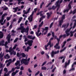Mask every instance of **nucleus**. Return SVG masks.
Segmentation results:
<instances>
[{
	"label": "nucleus",
	"instance_id": "dca6fc26",
	"mask_svg": "<svg viewBox=\"0 0 76 76\" xmlns=\"http://www.w3.org/2000/svg\"><path fill=\"white\" fill-rule=\"evenodd\" d=\"M18 7L13 8V10H15L13 11V12H14V13H16V12L18 11Z\"/></svg>",
	"mask_w": 76,
	"mask_h": 76
},
{
	"label": "nucleus",
	"instance_id": "bb28decb",
	"mask_svg": "<svg viewBox=\"0 0 76 76\" xmlns=\"http://www.w3.org/2000/svg\"><path fill=\"white\" fill-rule=\"evenodd\" d=\"M4 36V34L3 33H0V39H1V38H3V37Z\"/></svg>",
	"mask_w": 76,
	"mask_h": 76
},
{
	"label": "nucleus",
	"instance_id": "69168bd1",
	"mask_svg": "<svg viewBox=\"0 0 76 76\" xmlns=\"http://www.w3.org/2000/svg\"><path fill=\"white\" fill-rule=\"evenodd\" d=\"M7 44H8V42L7 41L5 42V44L4 45V46H6V45H7Z\"/></svg>",
	"mask_w": 76,
	"mask_h": 76
},
{
	"label": "nucleus",
	"instance_id": "e2e57ef3",
	"mask_svg": "<svg viewBox=\"0 0 76 76\" xmlns=\"http://www.w3.org/2000/svg\"><path fill=\"white\" fill-rule=\"evenodd\" d=\"M33 20V17L31 18L30 19L29 22H31Z\"/></svg>",
	"mask_w": 76,
	"mask_h": 76
},
{
	"label": "nucleus",
	"instance_id": "f257e3e1",
	"mask_svg": "<svg viewBox=\"0 0 76 76\" xmlns=\"http://www.w3.org/2000/svg\"><path fill=\"white\" fill-rule=\"evenodd\" d=\"M28 43L29 46L27 47L26 48H25V51H27V52H28L29 51V50H31V48L30 47H31L32 45V43H33V40H28Z\"/></svg>",
	"mask_w": 76,
	"mask_h": 76
},
{
	"label": "nucleus",
	"instance_id": "6e6552de",
	"mask_svg": "<svg viewBox=\"0 0 76 76\" xmlns=\"http://www.w3.org/2000/svg\"><path fill=\"white\" fill-rule=\"evenodd\" d=\"M31 7L29 8L27 12H26V11L25 10H23V13H24V14H28V13H29V11H30L31 9Z\"/></svg>",
	"mask_w": 76,
	"mask_h": 76
},
{
	"label": "nucleus",
	"instance_id": "9d476101",
	"mask_svg": "<svg viewBox=\"0 0 76 76\" xmlns=\"http://www.w3.org/2000/svg\"><path fill=\"white\" fill-rule=\"evenodd\" d=\"M69 32H70V31L69 29H67L65 31V32L66 33V37H68V36L70 35V33H69Z\"/></svg>",
	"mask_w": 76,
	"mask_h": 76
},
{
	"label": "nucleus",
	"instance_id": "f3484780",
	"mask_svg": "<svg viewBox=\"0 0 76 76\" xmlns=\"http://www.w3.org/2000/svg\"><path fill=\"white\" fill-rule=\"evenodd\" d=\"M15 68L13 67L12 69H11V71H9V73H12V72H13L15 71Z\"/></svg>",
	"mask_w": 76,
	"mask_h": 76
},
{
	"label": "nucleus",
	"instance_id": "4468645a",
	"mask_svg": "<svg viewBox=\"0 0 76 76\" xmlns=\"http://www.w3.org/2000/svg\"><path fill=\"white\" fill-rule=\"evenodd\" d=\"M23 39H25L24 42H26L28 40L27 39V36H26L25 35L23 36Z\"/></svg>",
	"mask_w": 76,
	"mask_h": 76
},
{
	"label": "nucleus",
	"instance_id": "a878e982",
	"mask_svg": "<svg viewBox=\"0 0 76 76\" xmlns=\"http://www.w3.org/2000/svg\"><path fill=\"white\" fill-rule=\"evenodd\" d=\"M10 72H9V71L6 74V73H5L4 76H9V75H10Z\"/></svg>",
	"mask_w": 76,
	"mask_h": 76
},
{
	"label": "nucleus",
	"instance_id": "1a4fd4ad",
	"mask_svg": "<svg viewBox=\"0 0 76 76\" xmlns=\"http://www.w3.org/2000/svg\"><path fill=\"white\" fill-rule=\"evenodd\" d=\"M53 14V12L52 11L50 12V13L49 12H48L46 13V15H47V19H49L50 17L51 16V15Z\"/></svg>",
	"mask_w": 76,
	"mask_h": 76
},
{
	"label": "nucleus",
	"instance_id": "0e129e2a",
	"mask_svg": "<svg viewBox=\"0 0 76 76\" xmlns=\"http://www.w3.org/2000/svg\"><path fill=\"white\" fill-rule=\"evenodd\" d=\"M11 17H7V20L9 21V20H10V19L11 18Z\"/></svg>",
	"mask_w": 76,
	"mask_h": 76
},
{
	"label": "nucleus",
	"instance_id": "6e6d98bb",
	"mask_svg": "<svg viewBox=\"0 0 76 76\" xmlns=\"http://www.w3.org/2000/svg\"><path fill=\"white\" fill-rule=\"evenodd\" d=\"M47 63V61H45V62H44L42 65V66H44L45 64Z\"/></svg>",
	"mask_w": 76,
	"mask_h": 76
},
{
	"label": "nucleus",
	"instance_id": "72a5a7b5",
	"mask_svg": "<svg viewBox=\"0 0 76 76\" xmlns=\"http://www.w3.org/2000/svg\"><path fill=\"white\" fill-rule=\"evenodd\" d=\"M13 50V49H12V47H10L9 48V53H10Z\"/></svg>",
	"mask_w": 76,
	"mask_h": 76
},
{
	"label": "nucleus",
	"instance_id": "5fc2aeb1",
	"mask_svg": "<svg viewBox=\"0 0 76 76\" xmlns=\"http://www.w3.org/2000/svg\"><path fill=\"white\" fill-rule=\"evenodd\" d=\"M39 71H37V72L35 74V76H37V75H38L39 73Z\"/></svg>",
	"mask_w": 76,
	"mask_h": 76
},
{
	"label": "nucleus",
	"instance_id": "393cba45",
	"mask_svg": "<svg viewBox=\"0 0 76 76\" xmlns=\"http://www.w3.org/2000/svg\"><path fill=\"white\" fill-rule=\"evenodd\" d=\"M66 43H67V42L66 41H64L63 42V45L62 46L61 48H63L65 46V45Z\"/></svg>",
	"mask_w": 76,
	"mask_h": 76
},
{
	"label": "nucleus",
	"instance_id": "052dcab7",
	"mask_svg": "<svg viewBox=\"0 0 76 76\" xmlns=\"http://www.w3.org/2000/svg\"><path fill=\"white\" fill-rule=\"evenodd\" d=\"M3 20H4V19L1 18V19L0 20V23H2V22H3Z\"/></svg>",
	"mask_w": 76,
	"mask_h": 76
},
{
	"label": "nucleus",
	"instance_id": "5701e85b",
	"mask_svg": "<svg viewBox=\"0 0 76 76\" xmlns=\"http://www.w3.org/2000/svg\"><path fill=\"white\" fill-rule=\"evenodd\" d=\"M20 64V61H17V62H16L15 64V66H17L19 64Z\"/></svg>",
	"mask_w": 76,
	"mask_h": 76
},
{
	"label": "nucleus",
	"instance_id": "58836bf2",
	"mask_svg": "<svg viewBox=\"0 0 76 76\" xmlns=\"http://www.w3.org/2000/svg\"><path fill=\"white\" fill-rule=\"evenodd\" d=\"M24 28H24V27L23 26H20V28H18V29L21 30L23 29H24Z\"/></svg>",
	"mask_w": 76,
	"mask_h": 76
},
{
	"label": "nucleus",
	"instance_id": "603ef678",
	"mask_svg": "<svg viewBox=\"0 0 76 76\" xmlns=\"http://www.w3.org/2000/svg\"><path fill=\"white\" fill-rule=\"evenodd\" d=\"M16 74L15 72H13L12 73V76H15V75H16Z\"/></svg>",
	"mask_w": 76,
	"mask_h": 76
},
{
	"label": "nucleus",
	"instance_id": "e433bc0d",
	"mask_svg": "<svg viewBox=\"0 0 76 76\" xmlns=\"http://www.w3.org/2000/svg\"><path fill=\"white\" fill-rule=\"evenodd\" d=\"M47 69V68L45 66H42V70H46Z\"/></svg>",
	"mask_w": 76,
	"mask_h": 76
},
{
	"label": "nucleus",
	"instance_id": "f03ea898",
	"mask_svg": "<svg viewBox=\"0 0 76 76\" xmlns=\"http://www.w3.org/2000/svg\"><path fill=\"white\" fill-rule=\"evenodd\" d=\"M56 39L58 41V43L56 44V45L54 46V48H55L56 49H58L59 50L60 48V46H58V45H59V42H60V39H59L58 38H56Z\"/></svg>",
	"mask_w": 76,
	"mask_h": 76
},
{
	"label": "nucleus",
	"instance_id": "ea45409f",
	"mask_svg": "<svg viewBox=\"0 0 76 76\" xmlns=\"http://www.w3.org/2000/svg\"><path fill=\"white\" fill-rule=\"evenodd\" d=\"M56 7L54 6V5H53L52 7V9L53 10H55L56 9Z\"/></svg>",
	"mask_w": 76,
	"mask_h": 76
},
{
	"label": "nucleus",
	"instance_id": "f704fd0d",
	"mask_svg": "<svg viewBox=\"0 0 76 76\" xmlns=\"http://www.w3.org/2000/svg\"><path fill=\"white\" fill-rule=\"evenodd\" d=\"M44 23V22L42 21L40 23V24L39 26V27H41L42 26V25H43V24Z\"/></svg>",
	"mask_w": 76,
	"mask_h": 76
},
{
	"label": "nucleus",
	"instance_id": "c9c22d12",
	"mask_svg": "<svg viewBox=\"0 0 76 76\" xmlns=\"http://www.w3.org/2000/svg\"><path fill=\"white\" fill-rule=\"evenodd\" d=\"M17 46H18V45H16V44L15 45L14 47L12 48V50H15Z\"/></svg>",
	"mask_w": 76,
	"mask_h": 76
},
{
	"label": "nucleus",
	"instance_id": "09e8293b",
	"mask_svg": "<svg viewBox=\"0 0 76 76\" xmlns=\"http://www.w3.org/2000/svg\"><path fill=\"white\" fill-rule=\"evenodd\" d=\"M24 64L25 65H28V64H29V62H27V61H26L24 62Z\"/></svg>",
	"mask_w": 76,
	"mask_h": 76
},
{
	"label": "nucleus",
	"instance_id": "a211bd4d",
	"mask_svg": "<svg viewBox=\"0 0 76 76\" xmlns=\"http://www.w3.org/2000/svg\"><path fill=\"white\" fill-rule=\"evenodd\" d=\"M63 22V20L61 19V20L60 21L59 23V25L60 26H61V25H62Z\"/></svg>",
	"mask_w": 76,
	"mask_h": 76
},
{
	"label": "nucleus",
	"instance_id": "49530a36",
	"mask_svg": "<svg viewBox=\"0 0 76 76\" xmlns=\"http://www.w3.org/2000/svg\"><path fill=\"white\" fill-rule=\"evenodd\" d=\"M42 12H43V11H40V12L37 13V15H40L41 13H42Z\"/></svg>",
	"mask_w": 76,
	"mask_h": 76
},
{
	"label": "nucleus",
	"instance_id": "13d9d810",
	"mask_svg": "<svg viewBox=\"0 0 76 76\" xmlns=\"http://www.w3.org/2000/svg\"><path fill=\"white\" fill-rule=\"evenodd\" d=\"M52 4L51 3H49L48 4V5H47L46 6V8H47V7H48L49 6H50V5H51Z\"/></svg>",
	"mask_w": 76,
	"mask_h": 76
},
{
	"label": "nucleus",
	"instance_id": "c85d7f7f",
	"mask_svg": "<svg viewBox=\"0 0 76 76\" xmlns=\"http://www.w3.org/2000/svg\"><path fill=\"white\" fill-rule=\"evenodd\" d=\"M69 11V9H66V10H64L63 12L64 13H66V12H67V13Z\"/></svg>",
	"mask_w": 76,
	"mask_h": 76
},
{
	"label": "nucleus",
	"instance_id": "4d7b16f0",
	"mask_svg": "<svg viewBox=\"0 0 76 76\" xmlns=\"http://www.w3.org/2000/svg\"><path fill=\"white\" fill-rule=\"evenodd\" d=\"M7 41L8 43H10V38H8Z\"/></svg>",
	"mask_w": 76,
	"mask_h": 76
},
{
	"label": "nucleus",
	"instance_id": "338daca9",
	"mask_svg": "<svg viewBox=\"0 0 76 76\" xmlns=\"http://www.w3.org/2000/svg\"><path fill=\"white\" fill-rule=\"evenodd\" d=\"M9 28H10V29H12V24H11L9 26Z\"/></svg>",
	"mask_w": 76,
	"mask_h": 76
},
{
	"label": "nucleus",
	"instance_id": "aec40b11",
	"mask_svg": "<svg viewBox=\"0 0 76 76\" xmlns=\"http://www.w3.org/2000/svg\"><path fill=\"white\" fill-rule=\"evenodd\" d=\"M6 15H7V13L4 14L2 16L1 19H4V16H6Z\"/></svg>",
	"mask_w": 76,
	"mask_h": 76
},
{
	"label": "nucleus",
	"instance_id": "774afa93",
	"mask_svg": "<svg viewBox=\"0 0 76 76\" xmlns=\"http://www.w3.org/2000/svg\"><path fill=\"white\" fill-rule=\"evenodd\" d=\"M3 67V64H1L0 65V69H2Z\"/></svg>",
	"mask_w": 76,
	"mask_h": 76
},
{
	"label": "nucleus",
	"instance_id": "a19ab883",
	"mask_svg": "<svg viewBox=\"0 0 76 76\" xmlns=\"http://www.w3.org/2000/svg\"><path fill=\"white\" fill-rule=\"evenodd\" d=\"M18 38H16L14 40V42L15 43V42H16L17 41H18Z\"/></svg>",
	"mask_w": 76,
	"mask_h": 76
},
{
	"label": "nucleus",
	"instance_id": "4c0bfd02",
	"mask_svg": "<svg viewBox=\"0 0 76 76\" xmlns=\"http://www.w3.org/2000/svg\"><path fill=\"white\" fill-rule=\"evenodd\" d=\"M54 24V22H52L50 24V28H51L52 27V26H53V24Z\"/></svg>",
	"mask_w": 76,
	"mask_h": 76
},
{
	"label": "nucleus",
	"instance_id": "39448f33",
	"mask_svg": "<svg viewBox=\"0 0 76 76\" xmlns=\"http://www.w3.org/2000/svg\"><path fill=\"white\" fill-rule=\"evenodd\" d=\"M28 29H29V26H27V27L26 28V29H25V28H23V29L21 30V33H22L23 34L24 32H26Z\"/></svg>",
	"mask_w": 76,
	"mask_h": 76
},
{
	"label": "nucleus",
	"instance_id": "7c9ffc66",
	"mask_svg": "<svg viewBox=\"0 0 76 76\" xmlns=\"http://www.w3.org/2000/svg\"><path fill=\"white\" fill-rule=\"evenodd\" d=\"M66 47H65L63 49L61 50L60 51V53H62V52H63V51H64V50H66Z\"/></svg>",
	"mask_w": 76,
	"mask_h": 76
},
{
	"label": "nucleus",
	"instance_id": "c03bdc74",
	"mask_svg": "<svg viewBox=\"0 0 76 76\" xmlns=\"http://www.w3.org/2000/svg\"><path fill=\"white\" fill-rule=\"evenodd\" d=\"M72 68L69 70V71L71 72V71H74L75 70V68Z\"/></svg>",
	"mask_w": 76,
	"mask_h": 76
},
{
	"label": "nucleus",
	"instance_id": "4be33fe9",
	"mask_svg": "<svg viewBox=\"0 0 76 76\" xmlns=\"http://www.w3.org/2000/svg\"><path fill=\"white\" fill-rule=\"evenodd\" d=\"M7 57L8 58H10V56H9V54H7L5 56H4V58H7Z\"/></svg>",
	"mask_w": 76,
	"mask_h": 76
},
{
	"label": "nucleus",
	"instance_id": "f8f14e48",
	"mask_svg": "<svg viewBox=\"0 0 76 76\" xmlns=\"http://www.w3.org/2000/svg\"><path fill=\"white\" fill-rule=\"evenodd\" d=\"M59 0H58L56 2L55 4V5H56V7H57V6H60V4H59Z\"/></svg>",
	"mask_w": 76,
	"mask_h": 76
},
{
	"label": "nucleus",
	"instance_id": "c756f323",
	"mask_svg": "<svg viewBox=\"0 0 76 76\" xmlns=\"http://www.w3.org/2000/svg\"><path fill=\"white\" fill-rule=\"evenodd\" d=\"M21 56V53L20 54L19 53H17V56L18 57H20V56Z\"/></svg>",
	"mask_w": 76,
	"mask_h": 76
},
{
	"label": "nucleus",
	"instance_id": "3c124183",
	"mask_svg": "<svg viewBox=\"0 0 76 76\" xmlns=\"http://www.w3.org/2000/svg\"><path fill=\"white\" fill-rule=\"evenodd\" d=\"M56 69V67H55L54 68H53V69L52 70V73H54V71H55V70Z\"/></svg>",
	"mask_w": 76,
	"mask_h": 76
},
{
	"label": "nucleus",
	"instance_id": "8fccbe9b",
	"mask_svg": "<svg viewBox=\"0 0 76 76\" xmlns=\"http://www.w3.org/2000/svg\"><path fill=\"white\" fill-rule=\"evenodd\" d=\"M9 61H12V59H10L9 60H7L5 61V63H6L7 62H9Z\"/></svg>",
	"mask_w": 76,
	"mask_h": 76
},
{
	"label": "nucleus",
	"instance_id": "9b49d317",
	"mask_svg": "<svg viewBox=\"0 0 76 76\" xmlns=\"http://www.w3.org/2000/svg\"><path fill=\"white\" fill-rule=\"evenodd\" d=\"M63 37V38H65L66 37V34H65L63 35H60L58 39H61V38H62V37Z\"/></svg>",
	"mask_w": 76,
	"mask_h": 76
},
{
	"label": "nucleus",
	"instance_id": "412c9836",
	"mask_svg": "<svg viewBox=\"0 0 76 76\" xmlns=\"http://www.w3.org/2000/svg\"><path fill=\"white\" fill-rule=\"evenodd\" d=\"M48 43H49V45H50V48H51V47H53V43H52L51 44V42H48Z\"/></svg>",
	"mask_w": 76,
	"mask_h": 76
},
{
	"label": "nucleus",
	"instance_id": "0eeeda50",
	"mask_svg": "<svg viewBox=\"0 0 76 76\" xmlns=\"http://www.w3.org/2000/svg\"><path fill=\"white\" fill-rule=\"evenodd\" d=\"M27 38L30 39H32V40H34V39L35 38V36L33 37V36L32 35H28L27 36Z\"/></svg>",
	"mask_w": 76,
	"mask_h": 76
},
{
	"label": "nucleus",
	"instance_id": "6ab92c4d",
	"mask_svg": "<svg viewBox=\"0 0 76 76\" xmlns=\"http://www.w3.org/2000/svg\"><path fill=\"white\" fill-rule=\"evenodd\" d=\"M6 15H7V13L4 14L2 16L1 19H4V16H6Z\"/></svg>",
	"mask_w": 76,
	"mask_h": 76
},
{
	"label": "nucleus",
	"instance_id": "bf43d9fd",
	"mask_svg": "<svg viewBox=\"0 0 76 76\" xmlns=\"http://www.w3.org/2000/svg\"><path fill=\"white\" fill-rule=\"evenodd\" d=\"M28 70L29 73H32V71L31 70V69H30V68H28Z\"/></svg>",
	"mask_w": 76,
	"mask_h": 76
},
{
	"label": "nucleus",
	"instance_id": "2eb2a0df",
	"mask_svg": "<svg viewBox=\"0 0 76 76\" xmlns=\"http://www.w3.org/2000/svg\"><path fill=\"white\" fill-rule=\"evenodd\" d=\"M4 40L1 41L0 43H1V46H4Z\"/></svg>",
	"mask_w": 76,
	"mask_h": 76
},
{
	"label": "nucleus",
	"instance_id": "423d86ee",
	"mask_svg": "<svg viewBox=\"0 0 76 76\" xmlns=\"http://www.w3.org/2000/svg\"><path fill=\"white\" fill-rule=\"evenodd\" d=\"M70 63V59L68 60V63L67 62H66L64 66L65 68H67V66H68V65H69Z\"/></svg>",
	"mask_w": 76,
	"mask_h": 76
},
{
	"label": "nucleus",
	"instance_id": "79ce46f5",
	"mask_svg": "<svg viewBox=\"0 0 76 76\" xmlns=\"http://www.w3.org/2000/svg\"><path fill=\"white\" fill-rule=\"evenodd\" d=\"M70 37H72L73 36V33H72V31H71L70 32Z\"/></svg>",
	"mask_w": 76,
	"mask_h": 76
},
{
	"label": "nucleus",
	"instance_id": "cd10ccee",
	"mask_svg": "<svg viewBox=\"0 0 76 76\" xmlns=\"http://www.w3.org/2000/svg\"><path fill=\"white\" fill-rule=\"evenodd\" d=\"M4 53H3L2 54V52H1L0 53V57H1V58H2L4 56Z\"/></svg>",
	"mask_w": 76,
	"mask_h": 76
},
{
	"label": "nucleus",
	"instance_id": "ddd939ff",
	"mask_svg": "<svg viewBox=\"0 0 76 76\" xmlns=\"http://www.w3.org/2000/svg\"><path fill=\"white\" fill-rule=\"evenodd\" d=\"M26 61H27V59L23 58L21 61V63L24 64Z\"/></svg>",
	"mask_w": 76,
	"mask_h": 76
},
{
	"label": "nucleus",
	"instance_id": "680f3d73",
	"mask_svg": "<svg viewBox=\"0 0 76 76\" xmlns=\"http://www.w3.org/2000/svg\"><path fill=\"white\" fill-rule=\"evenodd\" d=\"M20 70H24V69L23 68V66H21L20 68Z\"/></svg>",
	"mask_w": 76,
	"mask_h": 76
},
{
	"label": "nucleus",
	"instance_id": "20e7f679",
	"mask_svg": "<svg viewBox=\"0 0 76 76\" xmlns=\"http://www.w3.org/2000/svg\"><path fill=\"white\" fill-rule=\"evenodd\" d=\"M69 26V23H67V25L66 24H64L62 26V28H64V31H65L67 28H68Z\"/></svg>",
	"mask_w": 76,
	"mask_h": 76
},
{
	"label": "nucleus",
	"instance_id": "473e14b6",
	"mask_svg": "<svg viewBox=\"0 0 76 76\" xmlns=\"http://www.w3.org/2000/svg\"><path fill=\"white\" fill-rule=\"evenodd\" d=\"M4 72H5L6 73H7V72H8L7 69V68L6 67L4 69Z\"/></svg>",
	"mask_w": 76,
	"mask_h": 76
},
{
	"label": "nucleus",
	"instance_id": "a18cd8bd",
	"mask_svg": "<svg viewBox=\"0 0 76 76\" xmlns=\"http://www.w3.org/2000/svg\"><path fill=\"white\" fill-rule=\"evenodd\" d=\"M65 19V15H64L62 17V20H64Z\"/></svg>",
	"mask_w": 76,
	"mask_h": 76
},
{
	"label": "nucleus",
	"instance_id": "864d4df0",
	"mask_svg": "<svg viewBox=\"0 0 76 76\" xmlns=\"http://www.w3.org/2000/svg\"><path fill=\"white\" fill-rule=\"evenodd\" d=\"M15 69H20V66H17L15 67Z\"/></svg>",
	"mask_w": 76,
	"mask_h": 76
},
{
	"label": "nucleus",
	"instance_id": "2f4dec72",
	"mask_svg": "<svg viewBox=\"0 0 76 76\" xmlns=\"http://www.w3.org/2000/svg\"><path fill=\"white\" fill-rule=\"evenodd\" d=\"M12 62V61H10L8 62V63L7 64V67H9L10 65V64Z\"/></svg>",
	"mask_w": 76,
	"mask_h": 76
},
{
	"label": "nucleus",
	"instance_id": "7ed1b4c3",
	"mask_svg": "<svg viewBox=\"0 0 76 76\" xmlns=\"http://www.w3.org/2000/svg\"><path fill=\"white\" fill-rule=\"evenodd\" d=\"M58 53H59V50H57L56 51H55L54 52V50H52L51 53H50V55L51 56V57L53 58L54 57V55L56 54H58Z\"/></svg>",
	"mask_w": 76,
	"mask_h": 76
},
{
	"label": "nucleus",
	"instance_id": "de8ad7c7",
	"mask_svg": "<svg viewBox=\"0 0 76 76\" xmlns=\"http://www.w3.org/2000/svg\"><path fill=\"white\" fill-rule=\"evenodd\" d=\"M76 13V9L75 10L73 11H72V14L73 15H74V14H75Z\"/></svg>",
	"mask_w": 76,
	"mask_h": 76
},
{
	"label": "nucleus",
	"instance_id": "b1692460",
	"mask_svg": "<svg viewBox=\"0 0 76 76\" xmlns=\"http://www.w3.org/2000/svg\"><path fill=\"white\" fill-rule=\"evenodd\" d=\"M21 56H22V57L23 58L26 57V55L24 53H21Z\"/></svg>",
	"mask_w": 76,
	"mask_h": 76
},
{
	"label": "nucleus",
	"instance_id": "37998d69",
	"mask_svg": "<svg viewBox=\"0 0 76 76\" xmlns=\"http://www.w3.org/2000/svg\"><path fill=\"white\" fill-rule=\"evenodd\" d=\"M68 7H69L68 9L69 10H70V9H71V8H72V6H71V5L70 4H69Z\"/></svg>",
	"mask_w": 76,
	"mask_h": 76
}]
</instances>
